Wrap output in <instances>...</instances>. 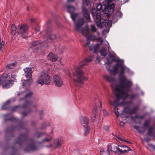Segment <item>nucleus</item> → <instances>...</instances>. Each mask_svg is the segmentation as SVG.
Returning <instances> with one entry per match:
<instances>
[{"mask_svg":"<svg viewBox=\"0 0 155 155\" xmlns=\"http://www.w3.org/2000/svg\"><path fill=\"white\" fill-rule=\"evenodd\" d=\"M92 59L93 56L91 55L80 62L79 66L75 67V72L73 74L74 76L76 77L77 79L74 78L73 81L76 86H80L83 83V81L86 79L85 78L84 76V73L81 69V68L87 65L89 63L92 61Z\"/></svg>","mask_w":155,"mask_h":155,"instance_id":"nucleus-1","label":"nucleus"},{"mask_svg":"<svg viewBox=\"0 0 155 155\" xmlns=\"http://www.w3.org/2000/svg\"><path fill=\"white\" fill-rule=\"evenodd\" d=\"M25 143H26V145L24 149V151L26 152L34 151L38 149L34 140L28 138V134H21L16 141L15 144H18L20 147H21L23 146Z\"/></svg>","mask_w":155,"mask_h":155,"instance_id":"nucleus-2","label":"nucleus"},{"mask_svg":"<svg viewBox=\"0 0 155 155\" xmlns=\"http://www.w3.org/2000/svg\"><path fill=\"white\" fill-rule=\"evenodd\" d=\"M96 8L97 10L95 9L92 10L91 11V13L97 26L102 28L104 27L110 25V21L101 18V13L100 12V10H101L102 8L101 4H98Z\"/></svg>","mask_w":155,"mask_h":155,"instance_id":"nucleus-3","label":"nucleus"},{"mask_svg":"<svg viewBox=\"0 0 155 155\" xmlns=\"http://www.w3.org/2000/svg\"><path fill=\"white\" fill-rule=\"evenodd\" d=\"M120 78V84L119 85H117L115 83V81L114 78L111 76H109L107 75H105L103 78L106 80L110 83H111V86L112 87H115V93L117 92V96L118 97V92L120 93L125 95L127 96V94L125 93L123 91L121 90L120 87L123 86V85L125 83L124 82L126 80V78L123 75L122 76H119Z\"/></svg>","mask_w":155,"mask_h":155,"instance_id":"nucleus-4","label":"nucleus"},{"mask_svg":"<svg viewBox=\"0 0 155 155\" xmlns=\"http://www.w3.org/2000/svg\"><path fill=\"white\" fill-rule=\"evenodd\" d=\"M35 105H33L31 102L30 101L26 100L25 104L22 106H16L12 107L11 110L14 111L16 110L18 108H21L26 111H23L21 112V114L23 115V118L27 116L28 114H30L32 112V110L31 109L33 107H35Z\"/></svg>","mask_w":155,"mask_h":155,"instance_id":"nucleus-5","label":"nucleus"},{"mask_svg":"<svg viewBox=\"0 0 155 155\" xmlns=\"http://www.w3.org/2000/svg\"><path fill=\"white\" fill-rule=\"evenodd\" d=\"M132 85V83L130 81H127L126 83H125L123 85V86L121 87H120L121 90V91H123L125 93H126L127 94V96L123 94H122L120 93H118V94L119 95L118 97L117 95V92L115 93V96L117 97V99H119L120 98H124V99H126L128 97V92L125 91V89L128 91H130V90L129 89L130 87Z\"/></svg>","mask_w":155,"mask_h":155,"instance_id":"nucleus-6","label":"nucleus"},{"mask_svg":"<svg viewBox=\"0 0 155 155\" xmlns=\"http://www.w3.org/2000/svg\"><path fill=\"white\" fill-rule=\"evenodd\" d=\"M37 82L41 85L44 84L48 85L50 84V80L48 73L45 71L41 72Z\"/></svg>","mask_w":155,"mask_h":155,"instance_id":"nucleus-7","label":"nucleus"},{"mask_svg":"<svg viewBox=\"0 0 155 155\" xmlns=\"http://www.w3.org/2000/svg\"><path fill=\"white\" fill-rule=\"evenodd\" d=\"M10 77L7 74L4 73L0 78V85L2 84L3 88H8L12 86V83L9 79Z\"/></svg>","mask_w":155,"mask_h":155,"instance_id":"nucleus-8","label":"nucleus"},{"mask_svg":"<svg viewBox=\"0 0 155 155\" xmlns=\"http://www.w3.org/2000/svg\"><path fill=\"white\" fill-rule=\"evenodd\" d=\"M57 38L56 35L52 33V30L51 28H48L47 31L45 35L44 36L45 39H46V41L45 42H50L51 41L56 39Z\"/></svg>","mask_w":155,"mask_h":155,"instance_id":"nucleus-9","label":"nucleus"},{"mask_svg":"<svg viewBox=\"0 0 155 155\" xmlns=\"http://www.w3.org/2000/svg\"><path fill=\"white\" fill-rule=\"evenodd\" d=\"M28 27L25 24L20 26L19 32L21 34V36L23 38H26L28 36Z\"/></svg>","mask_w":155,"mask_h":155,"instance_id":"nucleus-10","label":"nucleus"},{"mask_svg":"<svg viewBox=\"0 0 155 155\" xmlns=\"http://www.w3.org/2000/svg\"><path fill=\"white\" fill-rule=\"evenodd\" d=\"M124 98H120L119 99H117V100L114 101H110V104L111 105L115 106L116 105L117 106H124L127 104L128 103V101H125Z\"/></svg>","mask_w":155,"mask_h":155,"instance_id":"nucleus-11","label":"nucleus"},{"mask_svg":"<svg viewBox=\"0 0 155 155\" xmlns=\"http://www.w3.org/2000/svg\"><path fill=\"white\" fill-rule=\"evenodd\" d=\"M139 107L138 106L134 107L132 109H131L129 107H127L124 108L123 112L126 114H129V115H131L136 113Z\"/></svg>","mask_w":155,"mask_h":155,"instance_id":"nucleus-12","label":"nucleus"},{"mask_svg":"<svg viewBox=\"0 0 155 155\" xmlns=\"http://www.w3.org/2000/svg\"><path fill=\"white\" fill-rule=\"evenodd\" d=\"M102 106L101 102L100 101H98V102L96 104L95 106L93 108L92 110V112L93 115L91 117V120L92 122H94L96 117V113L97 111L98 107H101Z\"/></svg>","mask_w":155,"mask_h":155,"instance_id":"nucleus-13","label":"nucleus"},{"mask_svg":"<svg viewBox=\"0 0 155 155\" xmlns=\"http://www.w3.org/2000/svg\"><path fill=\"white\" fill-rule=\"evenodd\" d=\"M124 147H125V148H127V149L122 150L117 146H114L113 147V151L114 152L118 154H121L125 153H127L129 151H132V150L128 147L126 146H124Z\"/></svg>","mask_w":155,"mask_h":155,"instance_id":"nucleus-14","label":"nucleus"},{"mask_svg":"<svg viewBox=\"0 0 155 155\" xmlns=\"http://www.w3.org/2000/svg\"><path fill=\"white\" fill-rule=\"evenodd\" d=\"M54 84L56 86L60 87L63 84V81L59 76L55 75L53 77V78Z\"/></svg>","mask_w":155,"mask_h":155,"instance_id":"nucleus-15","label":"nucleus"},{"mask_svg":"<svg viewBox=\"0 0 155 155\" xmlns=\"http://www.w3.org/2000/svg\"><path fill=\"white\" fill-rule=\"evenodd\" d=\"M84 23V19L82 18H79L77 22L75 21L74 22L75 26V28L78 32L80 31V28L83 25Z\"/></svg>","mask_w":155,"mask_h":155,"instance_id":"nucleus-16","label":"nucleus"},{"mask_svg":"<svg viewBox=\"0 0 155 155\" xmlns=\"http://www.w3.org/2000/svg\"><path fill=\"white\" fill-rule=\"evenodd\" d=\"M17 126H11L6 130V132L9 133L10 135L9 140L11 137L14 136V134H13V131L17 129Z\"/></svg>","mask_w":155,"mask_h":155,"instance_id":"nucleus-17","label":"nucleus"},{"mask_svg":"<svg viewBox=\"0 0 155 155\" xmlns=\"http://www.w3.org/2000/svg\"><path fill=\"white\" fill-rule=\"evenodd\" d=\"M82 13L83 16L87 20L90 21V17L89 16V13L88 10L86 8H83L82 9Z\"/></svg>","mask_w":155,"mask_h":155,"instance_id":"nucleus-18","label":"nucleus"},{"mask_svg":"<svg viewBox=\"0 0 155 155\" xmlns=\"http://www.w3.org/2000/svg\"><path fill=\"white\" fill-rule=\"evenodd\" d=\"M25 73V76L27 78H32V72L31 68H27L24 70Z\"/></svg>","mask_w":155,"mask_h":155,"instance_id":"nucleus-19","label":"nucleus"},{"mask_svg":"<svg viewBox=\"0 0 155 155\" xmlns=\"http://www.w3.org/2000/svg\"><path fill=\"white\" fill-rule=\"evenodd\" d=\"M10 114H7L4 115V120L5 121H14L17 120V119L14 117H9V115Z\"/></svg>","mask_w":155,"mask_h":155,"instance_id":"nucleus-20","label":"nucleus"},{"mask_svg":"<svg viewBox=\"0 0 155 155\" xmlns=\"http://www.w3.org/2000/svg\"><path fill=\"white\" fill-rule=\"evenodd\" d=\"M48 58V60H51L53 61H56L57 59V56L54 54L50 52L49 53L47 56Z\"/></svg>","mask_w":155,"mask_h":155,"instance_id":"nucleus-21","label":"nucleus"},{"mask_svg":"<svg viewBox=\"0 0 155 155\" xmlns=\"http://www.w3.org/2000/svg\"><path fill=\"white\" fill-rule=\"evenodd\" d=\"M122 16V13L120 11H118L114 14L113 15L112 20L113 21H117L118 18H120Z\"/></svg>","mask_w":155,"mask_h":155,"instance_id":"nucleus-22","label":"nucleus"},{"mask_svg":"<svg viewBox=\"0 0 155 155\" xmlns=\"http://www.w3.org/2000/svg\"><path fill=\"white\" fill-rule=\"evenodd\" d=\"M47 137L43 139L42 141L38 142V143L41 144L45 142H48L51 141L52 138V136L50 135L47 134Z\"/></svg>","mask_w":155,"mask_h":155,"instance_id":"nucleus-23","label":"nucleus"},{"mask_svg":"<svg viewBox=\"0 0 155 155\" xmlns=\"http://www.w3.org/2000/svg\"><path fill=\"white\" fill-rule=\"evenodd\" d=\"M119 67L120 68V74L119 76H122L124 75V73L125 70V68L123 65V64L122 62H120V64H119Z\"/></svg>","mask_w":155,"mask_h":155,"instance_id":"nucleus-24","label":"nucleus"},{"mask_svg":"<svg viewBox=\"0 0 155 155\" xmlns=\"http://www.w3.org/2000/svg\"><path fill=\"white\" fill-rule=\"evenodd\" d=\"M33 80L32 78H29L26 80H23L22 81V85L23 86H28L32 83Z\"/></svg>","mask_w":155,"mask_h":155,"instance_id":"nucleus-25","label":"nucleus"},{"mask_svg":"<svg viewBox=\"0 0 155 155\" xmlns=\"http://www.w3.org/2000/svg\"><path fill=\"white\" fill-rule=\"evenodd\" d=\"M32 94L33 93L31 91L27 92L26 93V94L24 95V97L23 98H20L19 99V101H21L23 100L26 99L27 98H29L31 97Z\"/></svg>","mask_w":155,"mask_h":155,"instance_id":"nucleus-26","label":"nucleus"},{"mask_svg":"<svg viewBox=\"0 0 155 155\" xmlns=\"http://www.w3.org/2000/svg\"><path fill=\"white\" fill-rule=\"evenodd\" d=\"M81 122L83 124L87 125L88 124L89 119L88 117L84 116H82L80 118Z\"/></svg>","mask_w":155,"mask_h":155,"instance_id":"nucleus-27","label":"nucleus"},{"mask_svg":"<svg viewBox=\"0 0 155 155\" xmlns=\"http://www.w3.org/2000/svg\"><path fill=\"white\" fill-rule=\"evenodd\" d=\"M11 103L10 100L7 101L4 104L2 107V110H6L9 109V104Z\"/></svg>","mask_w":155,"mask_h":155,"instance_id":"nucleus-28","label":"nucleus"},{"mask_svg":"<svg viewBox=\"0 0 155 155\" xmlns=\"http://www.w3.org/2000/svg\"><path fill=\"white\" fill-rule=\"evenodd\" d=\"M84 135L86 136L88 134L90 130L89 127L87 125H84Z\"/></svg>","mask_w":155,"mask_h":155,"instance_id":"nucleus-29","label":"nucleus"},{"mask_svg":"<svg viewBox=\"0 0 155 155\" xmlns=\"http://www.w3.org/2000/svg\"><path fill=\"white\" fill-rule=\"evenodd\" d=\"M66 7L68 12L70 13L73 12L75 10L74 7L73 6H67Z\"/></svg>","mask_w":155,"mask_h":155,"instance_id":"nucleus-30","label":"nucleus"},{"mask_svg":"<svg viewBox=\"0 0 155 155\" xmlns=\"http://www.w3.org/2000/svg\"><path fill=\"white\" fill-rule=\"evenodd\" d=\"M11 149L13 152L11 155H15L18 154V149L16 148V145H15L11 147Z\"/></svg>","mask_w":155,"mask_h":155,"instance_id":"nucleus-31","label":"nucleus"},{"mask_svg":"<svg viewBox=\"0 0 155 155\" xmlns=\"http://www.w3.org/2000/svg\"><path fill=\"white\" fill-rule=\"evenodd\" d=\"M107 50L104 48L102 47L100 51V53L101 56L105 57L106 56L107 53Z\"/></svg>","mask_w":155,"mask_h":155,"instance_id":"nucleus-32","label":"nucleus"},{"mask_svg":"<svg viewBox=\"0 0 155 155\" xmlns=\"http://www.w3.org/2000/svg\"><path fill=\"white\" fill-rule=\"evenodd\" d=\"M50 126V123L48 122L47 123L44 122L42 124L41 127H40V129L41 130L45 129L47 127Z\"/></svg>","mask_w":155,"mask_h":155,"instance_id":"nucleus-33","label":"nucleus"},{"mask_svg":"<svg viewBox=\"0 0 155 155\" xmlns=\"http://www.w3.org/2000/svg\"><path fill=\"white\" fill-rule=\"evenodd\" d=\"M16 30V27L15 25L12 24L11 26V33L12 34L15 35Z\"/></svg>","mask_w":155,"mask_h":155,"instance_id":"nucleus-34","label":"nucleus"},{"mask_svg":"<svg viewBox=\"0 0 155 155\" xmlns=\"http://www.w3.org/2000/svg\"><path fill=\"white\" fill-rule=\"evenodd\" d=\"M70 14L71 18L74 22H75V18L78 15V14L76 13H74V12L71 13Z\"/></svg>","mask_w":155,"mask_h":155,"instance_id":"nucleus-35","label":"nucleus"},{"mask_svg":"<svg viewBox=\"0 0 155 155\" xmlns=\"http://www.w3.org/2000/svg\"><path fill=\"white\" fill-rule=\"evenodd\" d=\"M114 112L117 117H118L119 116V113L118 111V108L117 106H115L114 109Z\"/></svg>","mask_w":155,"mask_h":155,"instance_id":"nucleus-36","label":"nucleus"},{"mask_svg":"<svg viewBox=\"0 0 155 155\" xmlns=\"http://www.w3.org/2000/svg\"><path fill=\"white\" fill-rule=\"evenodd\" d=\"M150 123V120H146L143 124V127H149Z\"/></svg>","mask_w":155,"mask_h":155,"instance_id":"nucleus-37","label":"nucleus"},{"mask_svg":"<svg viewBox=\"0 0 155 155\" xmlns=\"http://www.w3.org/2000/svg\"><path fill=\"white\" fill-rule=\"evenodd\" d=\"M45 132H39L35 134V135L37 138H39L41 137L42 136L45 134Z\"/></svg>","mask_w":155,"mask_h":155,"instance_id":"nucleus-38","label":"nucleus"},{"mask_svg":"<svg viewBox=\"0 0 155 155\" xmlns=\"http://www.w3.org/2000/svg\"><path fill=\"white\" fill-rule=\"evenodd\" d=\"M41 43V42L39 41H34L32 42L31 44V45L30 46V47L31 48H32L33 47Z\"/></svg>","mask_w":155,"mask_h":155,"instance_id":"nucleus-39","label":"nucleus"},{"mask_svg":"<svg viewBox=\"0 0 155 155\" xmlns=\"http://www.w3.org/2000/svg\"><path fill=\"white\" fill-rule=\"evenodd\" d=\"M120 62H118L113 66V69L114 71L117 72L118 68L119 67V64Z\"/></svg>","mask_w":155,"mask_h":155,"instance_id":"nucleus-40","label":"nucleus"},{"mask_svg":"<svg viewBox=\"0 0 155 155\" xmlns=\"http://www.w3.org/2000/svg\"><path fill=\"white\" fill-rule=\"evenodd\" d=\"M15 63H12L9 64H8L6 66L7 69H12L15 66Z\"/></svg>","mask_w":155,"mask_h":155,"instance_id":"nucleus-41","label":"nucleus"},{"mask_svg":"<svg viewBox=\"0 0 155 155\" xmlns=\"http://www.w3.org/2000/svg\"><path fill=\"white\" fill-rule=\"evenodd\" d=\"M137 95V94H131L129 95H128V96H129L131 100H132L136 98Z\"/></svg>","mask_w":155,"mask_h":155,"instance_id":"nucleus-42","label":"nucleus"},{"mask_svg":"<svg viewBox=\"0 0 155 155\" xmlns=\"http://www.w3.org/2000/svg\"><path fill=\"white\" fill-rule=\"evenodd\" d=\"M81 32L84 35H87L88 34L87 30L85 29H82L81 30Z\"/></svg>","mask_w":155,"mask_h":155,"instance_id":"nucleus-43","label":"nucleus"},{"mask_svg":"<svg viewBox=\"0 0 155 155\" xmlns=\"http://www.w3.org/2000/svg\"><path fill=\"white\" fill-rule=\"evenodd\" d=\"M153 128L152 127H149L147 135L149 136H151L152 133Z\"/></svg>","mask_w":155,"mask_h":155,"instance_id":"nucleus-44","label":"nucleus"},{"mask_svg":"<svg viewBox=\"0 0 155 155\" xmlns=\"http://www.w3.org/2000/svg\"><path fill=\"white\" fill-rule=\"evenodd\" d=\"M19 129H24L25 127V124L23 123H21L19 124Z\"/></svg>","mask_w":155,"mask_h":155,"instance_id":"nucleus-45","label":"nucleus"},{"mask_svg":"<svg viewBox=\"0 0 155 155\" xmlns=\"http://www.w3.org/2000/svg\"><path fill=\"white\" fill-rule=\"evenodd\" d=\"M91 30L93 32L97 31V29L94 25H91Z\"/></svg>","mask_w":155,"mask_h":155,"instance_id":"nucleus-46","label":"nucleus"},{"mask_svg":"<svg viewBox=\"0 0 155 155\" xmlns=\"http://www.w3.org/2000/svg\"><path fill=\"white\" fill-rule=\"evenodd\" d=\"M117 138L119 140H120L121 141L126 142L128 143H130V144H131L132 143V142H131L128 141L127 140L123 139L121 138L120 137H117Z\"/></svg>","mask_w":155,"mask_h":155,"instance_id":"nucleus-47","label":"nucleus"},{"mask_svg":"<svg viewBox=\"0 0 155 155\" xmlns=\"http://www.w3.org/2000/svg\"><path fill=\"white\" fill-rule=\"evenodd\" d=\"M5 43L4 42H3V41H2V42H1V38L0 37V50L1 51L2 50V49L3 48L4 45Z\"/></svg>","mask_w":155,"mask_h":155,"instance_id":"nucleus-48","label":"nucleus"},{"mask_svg":"<svg viewBox=\"0 0 155 155\" xmlns=\"http://www.w3.org/2000/svg\"><path fill=\"white\" fill-rule=\"evenodd\" d=\"M110 73L113 75H115L117 73V72L114 71L113 69L110 70Z\"/></svg>","mask_w":155,"mask_h":155,"instance_id":"nucleus-49","label":"nucleus"},{"mask_svg":"<svg viewBox=\"0 0 155 155\" xmlns=\"http://www.w3.org/2000/svg\"><path fill=\"white\" fill-rule=\"evenodd\" d=\"M83 4L87 6H88L89 2L88 0H83Z\"/></svg>","mask_w":155,"mask_h":155,"instance_id":"nucleus-50","label":"nucleus"},{"mask_svg":"<svg viewBox=\"0 0 155 155\" xmlns=\"http://www.w3.org/2000/svg\"><path fill=\"white\" fill-rule=\"evenodd\" d=\"M43 114H44V112H43V111L41 110V111H40L39 115L40 118L41 120L43 118Z\"/></svg>","mask_w":155,"mask_h":155,"instance_id":"nucleus-51","label":"nucleus"},{"mask_svg":"<svg viewBox=\"0 0 155 155\" xmlns=\"http://www.w3.org/2000/svg\"><path fill=\"white\" fill-rule=\"evenodd\" d=\"M134 128L136 130L138 131L140 133H143L144 132V131H141L139 129V127L137 126H134Z\"/></svg>","mask_w":155,"mask_h":155,"instance_id":"nucleus-52","label":"nucleus"},{"mask_svg":"<svg viewBox=\"0 0 155 155\" xmlns=\"http://www.w3.org/2000/svg\"><path fill=\"white\" fill-rule=\"evenodd\" d=\"M111 146L110 145H108L107 147V152L108 155H109L110 154V151L111 149Z\"/></svg>","mask_w":155,"mask_h":155,"instance_id":"nucleus-53","label":"nucleus"},{"mask_svg":"<svg viewBox=\"0 0 155 155\" xmlns=\"http://www.w3.org/2000/svg\"><path fill=\"white\" fill-rule=\"evenodd\" d=\"M61 146V141L60 140H58L57 143L56 147L58 148H60Z\"/></svg>","mask_w":155,"mask_h":155,"instance_id":"nucleus-54","label":"nucleus"},{"mask_svg":"<svg viewBox=\"0 0 155 155\" xmlns=\"http://www.w3.org/2000/svg\"><path fill=\"white\" fill-rule=\"evenodd\" d=\"M31 23L32 24H35V25H37L36 24L35 19V18H32L30 19Z\"/></svg>","mask_w":155,"mask_h":155,"instance_id":"nucleus-55","label":"nucleus"},{"mask_svg":"<svg viewBox=\"0 0 155 155\" xmlns=\"http://www.w3.org/2000/svg\"><path fill=\"white\" fill-rule=\"evenodd\" d=\"M90 39L89 38H87L86 39V46H87L90 44Z\"/></svg>","mask_w":155,"mask_h":155,"instance_id":"nucleus-56","label":"nucleus"},{"mask_svg":"<svg viewBox=\"0 0 155 155\" xmlns=\"http://www.w3.org/2000/svg\"><path fill=\"white\" fill-rule=\"evenodd\" d=\"M7 74L8 76V77H10L9 79L10 80L11 83H12V80H11L10 79V78L13 79H15V75H13V76H12V75H11V77H10V75H9V74Z\"/></svg>","mask_w":155,"mask_h":155,"instance_id":"nucleus-57","label":"nucleus"},{"mask_svg":"<svg viewBox=\"0 0 155 155\" xmlns=\"http://www.w3.org/2000/svg\"><path fill=\"white\" fill-rule=\"evenodd\" d=\"M100 47V44H97L94 46V47L95 48L98 50L99 49Z\"/></svg>","mask_w":155,"mask_h":155,"instance_id":"nucleus-58","label":"nucleus"},{"mask_svg":"<svg viewBox=\"0 0 155 155\" xmlns=\"http://www.w3.org/2000/svg\"><path fill=\"white\" fill-rule=\"evenodd\" d=\"M149 146L150 147L152 148L154 150H155V146L153 145L152 144H148Z\"/></svg>","mask_w":155,"mask_h":155,"instance_id":"nucleus-59","label":"nucleus"},{"mask_svg":"<svg viewBox=\"0 0 155 155\" xmlns=\"http://www.w3.org/2000/svg\"><path fill=\"white\" fill-rule=\"evenodd\" d=\"M150 138L147 137H145L144 138V140L146 142H149V141H150Z\"/></svg>","mask_w":155,"mask_h":155,"instance_id":"nucleus-60","label":"nucleus"},{"mask_svg":"<svg viewBox=\"0 0 155 155\" xmlns=\"http://www.w3.org/2000/svg\"><path fill=\"white\" fill-rule=\"evenodd\" d=\"M39 30V28L38 26H37L35 28V31H36V33H37L38 32V31Z\"/></svg>","mask_w":155,"mask_h":155,"instance_id":"nucleus-61","label":"nucleus"},{"mask_svg":"<svg viewBox=\"0 0 155 155\" xmlns=\"http://www.w3.org/2000/svg\"><path fill=\"white\" fill-rule=\"evenodd\" d=\"M104 129L107 131H108L109 128L108 126H105L104 127Z\"/></svg>","mask_w":155,"mask_h":155,"instance_id":"nucleus-62","label":"nucleus"},{"mask_svg":"<svg viewBox=\"0 0 155 155\" xmlns=\"http://www.w3.org/2000/svg\"><path fill=\"white\" fill-rule=\"evenodd\" d=\"M94 50H93V53H97V52L98 49H97V48H95L94 47Z\"/></svg>","mask_w":155,"mask_h":155,"instance_id":"nucleus-63","label":"nucleus"},{"mask_svg":"<svg viewBox=\"0 0 155 155\" xmlns=\"http://www.w3.org/2000/svg\"><path fill=\"white\" fill-rule=\"evenodd\" d=\"M25 93V92H19L17 96H18L20 95H23Z\"/></svg>","mask_w":155,"mask_h":155,"instance_id":"nucleus-64","label":"nucleus"}]
</instances>
